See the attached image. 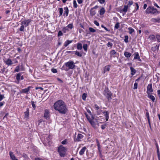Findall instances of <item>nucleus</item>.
<instances>
[{"label":"nucleus","mask_w":160,"mask_h":160,"mask_svg":"<svg viewBox=\"0 0 160 160\" xmlns=\"http://www.w3.org/2000/svg\"><path fill=\"white\" fill-rule=\"evenodd\" d=\"M88 45L87 44H84L83 45V48L85 51H87V50Z\"/></svg>","instance_id":"a18cd8bd"},{"label":"nucleus","mask_w":160,"mask_h":160,"mask_svg":"<svg viewBox=\"0 0 160 160\" xmlns=\"http://www.w3.org/2000/svg\"><path fill=\"white\" fill-rule=\"evenodd\" d=\"M146 110L147 111V112L146 113V116L148 119V121H149V120H150L149 113L148 112V110Z\"/></svg>","instance_id":"58836bf2"},{"label":"nucleus","mask_w":160,"mask_h":160,"mask_svg":"<svg viewBox=\"0 0 160 160\" xmlns=\"http://www.w3.org/2000/svg\"><path fill=\"white\" fill-rule=\"evenodd\" d=\"M8 113H6L5 116L3 118V119H4L5 118H7V116H8Z\"/></svg>","instance_id":"0e129e2a"},{"label":"nucleus","mask_w":160,"mask_h":160,"mask_svg":"<svg viewBox=\"0 0 160 160\" xmlns=\"http://www.w3.org/2000/svg\"><path fill=\"white\" fill-rule=\"evenodd\" d=\"M73 7L74 8H76L78 7V5L76 1L75 0H74L73 2Z\"/></svg>","instance_id":"79ce46f5"},{"label":"nucleus","mask_w":160,"mask_h":160,"mask_svg":"<svg viewBox=\"0 0 160 160\" xmlns=\"http://www.w3.org/2000/svg\"><path fill=\"white\" fill-rule=\"evenodd\" d=\"M157 93L159 95V97L160 98V90H158L157 91Z\"/></svg>","instance_id":"774afa93"},{"label":"nucleus","mask_w":160,"mask_h":160,"mask_svg":"<svg viewBox=\"0 0 160 160\" xmlns=\"http://www.w3.org/2000/svg\"><path fill=\"white\" fill-rule=\"evenodd\" d=\"M4 62L6 64L8 65V66L11 65L13 64V62L11 59H8L4 61Z\"/></svg>","instance_id":"9d476101"},{"label":"nucleus","mask_w":160,"mask_h":160,"mask_svg":"<svg viewBox=\"0 0 160 160\" xmlns=\"http://www.w3.org/2000/svg\"><path fill=\"white\" fill-rule=\"evenodd\" d=\"M24 28H25L24 26L22 25H21L20 28L19 30V31L21 32H24Z\"/></svg>","instance_id":"e433bc0d"},{"label":"nucleus","mask_w":160,"mask_h":160,"mask_svg":"<svg viewBox=\"0 0 160 160\" xmlns=\"http://www.w3.org/2000/svg\"><path fill=\"white\" fill-rule=\"evenodd\" d=\"M147 13H151L153 14L158 13L157 10L153 7H150L148 8L146 10Z\"/></svg>","instance_id":"20e7f679"},{"label":"nucleus","mask_w":160,"mask_h":160,"mask_svg":"<svg viewBox=\"0 0 160 160\" xmlns=\"http://www.w3.org/2000/svg\"><path fill=\"white\" fill-rule=\"evenodd\" d=\"M6 68H3L1 70H0V73H4V71H5Z\"/></svg>","instance_id":"6e6d98bb"},{"label":"nucleus","mask_w":160,"mask_h":160,"mask_svg":"<svg viewBox=\"0 0 160 160\" xmlns=\"http://www.w3.org/2000/svg\"><path fill=\"white\" fill-rule=\"evenodd\" d=\"M101 27L103 28H104L107 31H110V30H109V29H108V28H106V27H105L104 25H101Z\"/></svg>","instance_id":"09e8293b"},{"label":"nucleus","mask_w":160,"mask_h":160,"mask_svg":"<svg viewBox=\"0 0 160 160\" xmlns=\"http://www.w3.org/2000/svg\"><path fill=\"white\" fill-rule=\"evenodd\" d=\"M156 38L158 42H160V35H158L156 36Z\"/></svg>","instance_id":"5fc2aeb1"},{"label":"nucleus","mask_w":160,"mask_h":160,"mask_svg":"<svg viewBox=\"0 0 160 160\" xmlns=\"http://www.w3.org/2000/svg\"><path fill=\"white\" fill-rule=\"evenodd\" d=\"M5 103L4 102H0V107H2Z\"/></svg>","instance_id":"69168bd1"},{"label":"nucleus","mask_w":160,"mask_h":160,"mask_svg":"<svg viewBox=\"0 0 160 160\" xmlns=\"http://www.w3.org/2000/svg\"><path fill=\"white\" fill-rule=\"evenodd\" d=\"M31 87H28V88L25 89H22L21 91L22 93H27L29 91L30 89L31 88Z\"/></svg>","instance_id":"f8f14e48"},{"label":"nucleus","mask_w":160,"mask_h":160,"mask_svg":"<svg viewBox=\"0 0 160 160\" xmlns=\"http://www.w3.org/2000/svg\"><path fill=\"white\" fill-rule=\"evenodd\" d=\"M65 65L68 67V69L67 70H66V71H68L69 69H73L75 67V65L74 62L72 61H69L65 63Z\"/></svg>","instance_id":"39448f33"},{"label":"nucleus","mask_w":160,"mask_h":160,"mask_svg":"<svg viewBox=\"0 0 160 160\" xmlns=\"http://www.w3.org/2000/svg\"><path fill=\"white\" fill-rule=\"evenodd\" d=\"M98 1L101 4H103L105 2V0H98Z\"/></svg>","instance_id":"13d9d810"},{"label":"nucleus","mask_w":160,"mask_h":160,"mask_svg":"<svg viewBox=\"0 0 160 160\" xmlns=\"http://www.w3.org/2000/svg\"><path fill=\"white\" fill-rule=\"evenodd\" d=\"M105 116V119L108 121L109 118V112L108 111H105L102 112Z\"/></svg>","instance_id":"6e6552de"},{"label":"nucleus","mask_w":160,"mask_h":160,"mask_svg":"<svg viewBox=\"0 0 160 160\" xmlns=\"http://www.w3.org/2000/svg\"><path fill=\"white\" fill-rule=\"evenodd\" d=\"M102 111L101 110H98L97 111V113L98 115H100Z\"/></svg>","instance_id":"680f3d73"},{"label":"nucleus","mask_w":160,"mask_h":160,"mask_svg":"<svg viewBox=\"0 0 160 160\" xmlns=\"http://www.w3.org/2000/svg\"><path fill=\"white\" fill-rule=\"evenodd\" d=\"M87 149V148L86 147H83L81 150L79 152V154L80 155H83L85 150H86Z\"/></svg>","instance_id":"dca6fc26"},{"label":"nucleus","mask_w":160,"mask_h":160,"mask_svg":"<svg viewBox=\"0 0 160 160\" xmlns=\"http://www.w3.org/2000/svg\"><path fill=\"white\" fill-rule=\"evenodd\" d=\"M20 70V66H17L14 70V72H18Z\"/></svg>","instance_id":"7c9ffc66"},{"label":"nucleus","mask_w":160,"mask_h":160,"mask_svg":"<svg viewBox=\"0 0 160 160\" xmlns=\"http://www.w3.org/2000/svg\"><path fill=\"white\" fill-rule=\"evenodd\" d=\"M67 148L62 145H60L58 148V152L61 157H64L66 155Z\"/></svg>","instance_id":"f03ea898"},{"label":"nucleus","mask_w":160,"mask_h":160,"mask_svg":"<svg viewBox=\"0 0 160 160\" xmlns=\"http://www.w3.org/2000/svg\"><path fill=\"white\" fill-rule=\"evenodd\" d=\"M31 22L30 19H28L23 20L21 22V25H22L25 27L28 26Z\"/></svg>","instance_id":"0eeeda50"},{"label":"nucleus","mask_w":160,"mask_h":160,"mask_svg":"<svg viewBox=\"0 0 160 160\" xmlns=\"http://www.w3.org/2000/svg\"><path fill=\"white\" fill-rule=\"evenodd\" d=\"M105 12V10L104 8H102L100 10L99 14L100 15H103Z\"/></svg>","instance_id":"aec40b11"},{"label":"nucleus","mask_w":160,"mask_h":160,"mask_svg":"<svg viewBox=\"0 0 160 160\" xmlns=\"http://www.w3.org/2000/svg\"><path fill=\"white\" fill-rule=\"evenodd\" d=\"M103 94L104 96L107 98L108 101H110L112 99V93L108 88H105L103 91Z\"/></svg>","instance_id":"7ed1b4c3"},{"label":"nucleus","mask_w":160,"mask_h":160,"mask_svg":"<svg viewBox=\"0 0 160 160\" xmlns=\"http://www.w3.org/2000/svg\"><path fill=\"white\" fill-rule=\"evenodd\" d=\"M94 23L97 26H99V23L96 20L94 21Z\"/></svg>","instance_id":"052dcab7"},{"label":"nucleus","mask_w":160,"mask_h":160,"mask_svg":"<svg viewBox=\"0 0 160 160\" xmlns=\"http://www.w3.org/2000/svg\"><path fill=\"white\" fill-rule=\"evenodd\" d=\"M107 46L108 47H112L113 45V44L112 43H111L110 42H108L107 44Z\"/></svg>","instance_id":"de8ad7c7"},{"label":"nucleus","mask_w":160,"mask_h":160,"mask_svg":"<svg viewBox=\"0 0 160 160\" xmlns=\"http://www.w3.org/2000/svg\"><path fill=\"white\" fill-rule=\"evenodd\" d=\"M54 109L61 114H65L68 112V110L67 105L65 102L62 100L56 101L53 104Z\"/></svg>","instance_id":"f257e3e1"},{"label":"nucleus","mask_w":160,"mask_h":160,"mask_svg":"<svg viewBox=\"0 0 160 160\" xmlns=\"http://www.w3.org/2000/svg\"><path fill=\"white\" fill-rule=\"evenodd\" d=\"M82 48V45L81 43H78L77 44V48L78 50H81Z\"/></svg>","instance_id":"b1692460"},{"label":"nucleus","mask_w":160,"mask_h":160,"mask_svg":"<svg viewBox=\"0 0 160 160\" xmlns=\"http://www.w3.org/2000/svg\"><path fill=\"white\" fill-rule=\"evenodd\" d=\"M133 3V2L132 1H128V4L127 5L128 7H130Z\"/></svg>","instance_id":"a19ab883"},{"label":"nucleus","mask_w":160,"mask_h":160,"mask_svg":"<svg viewBox=\"0 0 160 160\" xmlns=\"http://www.w3.org/2000/svg\"><path fill=\"white\" fill-rule=\"evenodd\" d=\"M150 94H148V97L151 99L153 102H155V97L153 96Z\"/></svg>","instance_id":"ddd939ff"},{"label":"nucleus","mask_w":160,"mask_h":160,"mask_svg":"<svg viewBox=\"0 0 160 160\" xmlns=\"http://www.w3.org/2000/svg\"><path fill=\"white\" fill-rule=\"evenodd\" d=\"M83 136L81 134H78L77 136V138L74 139V141L79 142L81 141V139L83 138Z\"/></svg>","instance_id":"9b49d317"},{"label":"nucleus","mask_w":160,"mask_h":160,"mask_svg":"<svg viewBox=\"0 0 160 160\" xmlns=\"http://www.w3.org/2000/svg\"><path fill=\"white\" fill-rule=\"evenodd\" d=\"M87 95V94L85 93H84L82 94V98L83 100L85 101L86 100Z\"/></svg>","instance_id":"2f4dec72"},{"label":"nucleus","mask_w":160,"mask_h":160,"mask_svg":"<svg viewBox=\"0 0 160 160\" xmlns=\"http://www.w3.org/2000/svg\"><path fill=\"white\" fill-rule=\"evenodd\" d=\"M95 108L96 110H98L99 109V106L97 104L95 105Z\"/></svg>","instance_id":"4d7b16f0"},{"label":"nucleus","mask_w":160,"mask_h":160,"mask_svg":"<svg viewBox=\"0 0 160 160\" xmlns=\"http://www.w3.org/2000/svg\"><path fill=\"white\" fill-rule=\"evenodd\" d=\"M62 35H63V33H62V31H59L58 32V37L60 36H61Z\"/></svg>","instance_id":"603ef678"},{"label":"nucleus","mask_w":160,"mask_h":160,"mask_svg":"<svg viewBox=\"0 0 160 160\" xmlns=\"http://www.w3.org/2000/svg\"><path fill=\"white\" fill-rule=\"evenodd\" d=\"M151 21L154 22H158L160 23V17H158L156 18H152L151 19Z\"/></svg>","instance_id":"4468645a"},{"label":"nucleus","mask_w":160,"mask_h":160,"mask_svg":"<svg viewBox=\"0 0 160 160\" xmlns=\"http://www.w3.org/2000/svg\"><path fill=\"white\" fill-rule=\"evenodd\" d=\"M64 10H65V12L64 14H66V16H68V14L69 10L67 7H65L64 8Z\"/></svg>","instance_id":"c85d7f7f"},{"label":"nucleus","mask_w":160,"mask_h":160,"mask_svg":"<svg viewBox=\"0 0 160 160\" xmlns=\"http://www.w3.org/2000/svg\"><path fill=\"white\" fill-rule=\"evenodd\" d=\"M125 39H124V42H126L127 43L128 42V35H126L125 36Z\"/></svg>","instance_id":"4c0bfd02"},{"label":"nucleus","mask_w":160,"mask_h":160,"mask_svg":"<svg viewBox=\"0 0 160 160\" xmlns=\"http://www.w3.org/2000/svg\"><path fill=\"white\" fill-rule=\"evenodd\" d=\"M120 26V23L119 22H117L115 25L114 26V29H118L119 28Z\"/></svg>","instance_id":"f704fd0d"},{"label":"nucleus","mask_w":160,"mask_h":160,"mask_svg":"<svg viewBox=\"0 0 160 160\" xmlns=\"http://www.w3.org/2000/svg\"><path fill=\"white\" fill-rule=\"evenodd\" d=\"M110 65H108L105 67L104 68L105 71H109L110 70Z\"/></svg>","instance_id":"c9c22d12"},{"label":"nucleus","mask_w":160,"mask_h":160,"mask_svg":"<svg viewBox=\"0 0 160 160\" xmlns=\"http://www.w3.org/2000/svg\"><path fill=\"white\" fill-rule=\"evenodd\" d=\"M51 71L54 73H56L57 72V70L55 68H52L51 69Z\"/></svg>","instance_id":"864d4df0"},{"label":"nucleus","mask_w":160,"mask_h":160,"mask_svg":"<svg viewBox=\"0 0 160 160\" xmlns=\"http://www.w3.org/2000/svg\"><path fill=\"white\" fill-rule=\"evenodd\" d=\"M59 10V16H61L62 15L63 12V8H58Z\"/></svg>","instance_id":"473e14b6"},{"label":"nucleus","mask_w":160,"mask_h":160,"mask_svg":"<svg viewBox=\"0 0 160 160\" xmlns=\"http://www.w3.org/2000/svg\"><path fill=\"white\" fill-rule=\"evenodd\" d=\"M147 90V92L148 94H151L153 92L152 83L149 84L148 85Z\"/></svg>","instance_id":"423d86ee"},{"label":"nucleus","mask_w":160,"mask_h":160,"mask_svg":"<svg viewBox=\"0 0 160 160\" xmlns=\"http://www.w3.org/2000/svg\"><path fill=\"white\" fill-rule=\"evenodd\" d=\"M9 155L10 158L12 159V160H13V159L16 158L14 154L12 152H9Z\"/></svg>","instance_id":"f3484780"},{"label":"nucleus","mask_w":160,"mask_h":160,"mask_svg":"<svg viewBox=\"0 0 160 160\" xmlns=\"http://www.w3.org/2000/svg\"><path fill=\"white\" fill-rule=\"evenodd\" d=\"M128 8V6L127 5H124V8L123 9L121 10L120 12H123L125 13L126 12H127Z\"/></svg>","instance_id":"a211bd4d"},{"label":"nucleus","mask_w":160,"mask_h":160,"mask_svg":"<svg viewBox=\"0 0 160 160\" xmlns=\"http://www.w3.org/2000/svg\"><path fill=\"white\" fill-rule=\"evenodd\" d=\"M106 124H104V125H101V128L102 129V130L106 128Z\"/></svg>","instance_id":"bf43d9fd"},{"label":"nucleus","mask_w":160,"mask_h":160,"mask_svg":"<svg viewBox=\"0 0 160 160\" xmlns=\"http://www.w3.org/2000/svg\"><path fill=\"white\" fill-rule=\"evenodd\" d=\"M90 14L92 16L95 15L96 14L95 11L93 9V8H91L90 11Z\"/></svg>","instance_id":"393cba45"},{"label":"nucleus","mask_w":160,"mask_h":160,"mask_svg":"<svg viewBox=\"0 0 160 160\" xmlns=\"http://www.w3.org/2000/svg\"><path fill=\"white\" fill-rule=\"evenodd\" d=\"M67 27L71 29H72L73 28V26L72 23H70L67 26Z\"/></svg>","instance_id":"c03bdc74"},{"label":"nucleus","mask_w":160,"mask_h":160,"mask_svg":"<svg viewBox=\"0 0 160 160\" xmlns=\"http://www.w3.org/2000/svg\"><path fill=\"white\" fill-rule=\"evenodd\" d=\"M66 143H67V140L66 139L63 141L61 142L62 144H63V145L66 144Z\"/></svg>","instance_id":"e2e57ef3"},{"label":"nucleus","mask_w":160,"mask_h":160,"mask_svg":"<svg viewBox=\"0 0 160 160\" xmlns=\"http://www.w3.org/2000/svg\"><path fill=\"white\" fill-rule=\"evenodd\" d=\"M128 29L129 30V33L130 34H132V33L134 32V29L131 27H129Z\"/></svg>","instance_id":"c756f323"},{"label":"nucleus","mask_w":160,"mask_h":160,"mask_svg":"<svg viewBox=\"0 0 160 160\" xmlns=\"http://www.w3.org/2000/svg\"><path fill=\"white\" fill-rule=\"evenodd\" d=\"M77 2L79 4H81L83 2L82 0H77Z\"/></svg>","instance_id":"338daca9"},{"label":"nucleus","mask_w":160,"mask_h":160,"mask_svg":"<svg viewBox=\"0 0 160 160\" xmlns=\"http://www.w3.org/2000/svg\"><path fill=\"white\" fill-rule=\"evenodd\" d=\"M116 54V52L115 50H112L110 52L111 55H112Z\"/></svg>","instance_id":"37998d69"},{"label":"nucleus","mask_w":160,"mask_h":160,"mask_svg":"<svg viewBox=\"0 0 160 160\" xmlns=\"http://www.w3.org/2000/svg\"><path fill=\"white\" fill-rule=\"evenodd\" d=\"M72 40H67L65 41L64 44V46L65 47H67L69 44L72 43Z\"/></svg>","instance_id":"412c9836"},{"label":"nucleus","mask_w":160,"mask_h":160,"mask_svg":"<svg viewBox=\"0 0 160 160\" xmlns=\"http://www.w3.org/2000/svg\"><path fill=\"white\" fill-rule=\"evenodd\" d=\"M149 38L151 40L153 41H155L156 40V37L154 35H150L149 36Z\"/></svg>","instance_id":"cd10ccee"},{"label":"nucleus","mask_w":160,"mask_h":160,"mask_svg":"<svg viewBox=\"0 0 160 160\" xmlns=\"http://www.w3.org/2000/svg\"><path fill=\"white\" fill-rule=\"evenodd\" d=\"M131 53L128 52H125L124 53V55L126 58H128L131 57Z\"/></svg>","instance_id":"4be33fe9"},{"label":"nucleus","mask_w":160,"mask_h":160,"mask_svg":"<svg viewBox=\"0 0 160 160\" xmlns=\"http://www.w3.org/2000/svg\"><path fill=\"white\" fill-rule=\"evenodd\" d=\"M21 74L20 73H18L17 74L16 76V78L17 80L19 82L20 80V78L21 77Z\"/></svg>","instance_id":"bb28decb"},{"label":"nucleus","mask_w":160,"mask_h":160,"mask_svg":"<svg viewBox=\"0 0 160 160\" xmlns=\"http://www.w3.org/2000/svg\"><path fill=\"white\" fill-rule=\"evenodd\" d=\"M89 29L90 32H96V30L91 27L89 28Z\"/></svg>","instance_id":"ea45409f"},{"label":"nucleus","mask_w":160,"mask_h":160,"mask_svg":"<svg viewBox=\"0 0 160 160\" xmlns=\"http://www.w3.org/2000/svg\"><path fill=\"white\" fill-rule=\"evenodd\" d=\"M138 84L137 82H135L134 83L133 89H136L137 88Z\"/></svg>","instance_id":"49530a36"},{"label":"nucleus","mask_w":160,"mask_h":160,"mask_svg":"<svg viewBox=\"0 0 160 160\" xmlns=\"http://www.w3.org/2000/svg\"><path fill=\"white\" fill-rule=\"evenodd\" d=\"M4 98H5V97L4 95L0 94V101L2 100Z\"/></svg>","instance_id":"3c124183"},{"label":"nucleus","mask_w":160,"mask_h":160,"mask_svg":"<svg viewBox=\"0 0 160 160\" xmlns=\"http://www.w3.org/2000/svg\"><path fill=\"white\" fill-rule=\"evenodd\" d=\"M25 117L27 118L28 117L29 115V109L28 108L27 109L26 111L24 112Z\"/></svg>","instance_id":"5701e85b"},{"label":"nucleus","mask_w":160,"mask_h":160,"mask_svg":"<svg viewBox=\"0 0 160 160\" xmlns=\"http://www.w3.org/2000/svg\"><path fill=\"white\" fill-rule=\"evenodd\" d=\"M89 122L90 123L92 126L94 128L95 127L96 125L95 122L92 120V119L91 120H90Z\"/></svg>","instance_id":"a878e982"},{"label":"nucleus","mask_w":160,"mask_h":160,"mask_svg":"<svg viewBox=\"0 0 160 160\" xmlns=\"http://www.w3.org/2000/svg\"><path fill=\"white\" fill-rule=\"evenodd\" d=\"M134 59H138L139 62H141V59H140L139 53L138 52H135L134 53Z\"/></svg>","instance_id":"1a4fd4ad"},{"label":"nucleus","mask_w":160,"mask_h":160,"mask_svg":"<svg viewBox=\"0 0 160 160\" xmlns=\"http://www.w3.org/2000/svg\"><path fill=\"white\" fill-rule=\"evenodd\" d=\"M75 54L79 57H81L82 56V53H80L79 52L77 51H75Z\"/></svg>","instance_id":"72a5a7b5"},{"label":"nucleus","mask_w":160,"mask_h":160,"mask_svg":"<svg viewBox=\"0 0 160 160\" xmlns=\"http://www.w3.org/2000/svg\"><path fill=\"white\" fill-rule=\"evenodd\" d=\"M49 113V111L48 110H45L44 115V117L47 119L48 117V114Z\"/></svg>","instance_id":"6ab92c4d"},{"label":"nucleus","mask_w":160,"mask_h":160,"mask_svg":"<svg viewBox=\"0 0 160 160\" xmlns=\"http://www.w3.org/2000/svg\"><path fill=\"white\" fill-rule=\"evenodd\" d=\"M130 69L131 71V74L132 76H133L136 73V70L133 68L132 67H130Z\"/></svg>","instance_id":"2eb2a0df"},{"label":"nucleus","mask_w":160,"mask_h":160,"mask_svg":"<svg viewBox=\"0 0 160 160\" xmlns=\"http://www.w3.org/2000/svg\"><path fill=\"white\" fill-rule=\"evenodd\" d=\"M32 105V107L34 108V109H35L36 108V106L35 104H34V102L33 101H32L31 102Z\"/></svg>","instance_id":"8fccbe9b"}]
</instances>
